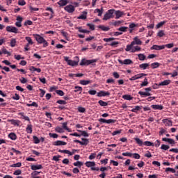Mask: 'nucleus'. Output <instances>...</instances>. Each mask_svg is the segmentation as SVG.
Masks as SVG:
<instances>
[{
  "mask_svg": "<svg viewBox=\"0 0 178 178\" xmlns=\"http://www.w3.org/2000/svg\"><path fill=\"white\" fill-rule=\"evenodd\" d=\"M33 37L35 40H36L37 42L39 44H43V48H47V47H48L49 43L43 37L38 34L33 35Z\"/></svg>",
  "mask_w": 178,
  "mask_h": 178,
  "instance_id": "1",
  "label": "nucleus"
},
{
  "mask_svg": "<svg viewBox=\"0 0 178 178\" xmlns=\"http://www.w3.org/2000/svg\"><path fill=\"white\" fill-rule=\"evenodd\" d=\"M115 9L108 10L104 16L103 20H109V19H113L115 16Z\"/></svg>",
  "mask_w": 178,
  "mask_h": 178,
  "instance_id": "2",
  "label": "nucleus"
},
{
  "mask_svg": "<svg viewBox=\"0 0 178 178\" xmlns=\"http://www.w3.org/2000/svg\"><path fill=\"white\" fill-rule=\"evenodd\" d=\"M97 63V59L87 60L83 58L80 63V66H89V65H92V63Z\"/></svg>",
  "mask_w": 178,
  "mask_h": 178,
  "instance_id": "3",
  "label": "nucleus"
},
{
  "mask_svg": "<svg viewBox=\"0 0 178 178\" xmlns=\"http://www.w3.org/2000/svg\"><path fill=\"white\" fill-rule=\"evenodd\" d=\"M65 60L69 66H77L79 65V56L75 57V60H69V57H65Z\"/></svg>",
  "mask_w": 178,
  "mask_h": 178,
  "instance_id": "4",
  "label": "nucleus"
},
{
  "mask_svg": "<svg viewBox=\"0 0 178 178\" xmlns=\"http://www.w3.org/2000/svg\"><path fill=\"white\" fill-rule=\"evenodd\" d=\"M6 31L8 33H15V34H17V33H19V29L15 26H6Z\"/></svg>",
  "mask_w": 178,
  "mask_h": 178,
  "instance_id": "5",
  "label": "nucleus"
},
{
  "mask_svg": "<svg viewBox=\"0 0 178 178\" xmlns=\"http://www.w3.org/2000/svg\"><path fill=\"white\" fill-rule=\"evenodd\" d=\"M111 95V92H106L104 90H100L99 92H97V97H109Z\"/></svg>",
  "mask_w": 178,
  "mask_h": 178,
  "instance_id": "6",
  "label": "nucleus"
},
{
  "mask_svg": "<svg viewBox=\"0 0 178 178\" xmlns=\"http://www.w3.org/2000/svg\"><path fill=\"white\" fill-rule=\"evenodd\" d=\"M99 122H100V123H106L107 124H111L112 123H115L116 122V120H112V119L105 120L104 118H100L99 120Z\"/></svg>",
  "mask_w": 178,
  "mask_h": 178,
  "instance_id": "7",
  "label": "nucleus"
},
{
  "mask_svg": "<svg viewBox=\"0 0 178 178\" xmlns=\"http://www.w3.org/2000/svg\"><path fill=\"white\" fill-rule=\"evenodd\" d=\"M74 6L73 5H68L65 7V10L68 12V13H73L74 12Z\"/></svg>",
  "mask_w": 178,
  "mask_h": 178,
  "instance_id": "8",
  "label": "nucleus"
},
{
  "mask_svg": "<svg viewBox=\"0 0 178 178\" xmlns=\"http://www.w3.org/2000/svg\"><path fill=\"white\" fill-rule=\"evenodd\" d=\"M118 62L120 65H131L133 63V60L131 59H125L124 60H118Z\"/></svg>",
  "mask_w": 178,
  "mask_h": 178,
  "instance_id": "9",
  "label": "nucleus"
},
{
  "mask_svg": "<svg viewBox=\"0 0 178 178\" xmlns=\"http://www.w3.org/2000/svg\"><path fill=\"white\" fill-rule=\"evenodd\" d=\"M150 49L153 50L154 49L155 51H161L162 49H165V45H156V44H154Z\"/></svg>",
  "mask_w": 178,
  "mask_h": 178,
  "instance_id": "10",
  "label": "nucleus"
},
{
  "mask_svg": "<svg viewBox=\"0 0 178 178\" xmlns=\"http://www.w3.org/2000/svg\"><path fill=\"white\" fill-rule=\"evenodd\" d=\"M16 20L17 22H15V26L17 27H22V22H23V17L20 16H17Z\"/></svg>",
  "mask_w": 178,
  "mask_h": 178,
  "instance_id": "11",
  "label": "nucleus"
},
{
  "mask_svg": "<svg viewBox=\"0 0 178 178\" xmlns=\"http://www.w3.org/2000/svg\"><path fill=\"white\" fill-rule=\"evenodd\" d=\"M162 122L165 124V126H170V127L173 126V121L169 119H163Z\"/></svg>",
  "mask_w": 178,
  "mask_h": 178,
  "instance_id": "12",
  "label": "nucleus"
},
{
  "mask_svg": "<svg viewBox=\"0 0 178 178\" xmlns=\"http://www.w3.org/2000/svg\"><path fill=\"white\" fill-rule=\"evenodd\" d=\"M67 144V143L61 140H56L53 143V145H55L56 147H59L60 145H66Z\"/></svg>",
  "mask_w": 178,
  "mask_h": 178,
  "instance_id": "13",
  "label": "nucleus"
},
{
  "mask_svg": "<svg viewBox=\"0 0 178 178\" xmlns=\"http://www.w3.org/2000/svg\"><path fill=\"white\" fill-rule=\"evenodd\" d=\"M131 42H134V45H141L143 44V42L137 36L134 38Z\"/></svg>",
  "mask_w": 178,
  "mask_h": 178,
  "instance_id": "14",
  "label": "nucleus"
},
{
  "mask_svg": "<svg viewBox=\"0 0 178 178\" xmlns=\"http://www.w3.org/2000/svg\"><path fill=\"white\" fill-rule=\"evenodd\" d=\"M134 42H131L130 44L127 45L125 51H126V52H130V51L131 52V51L134 49Z\"/></svg>",
  "mask_w": 178,
  "mask_h": 178,
  "instance_id": "15",
  "label": "nucleus"
},
{
  "mask_svg": "<svg viewBox=\"0 0 178 178\" xmlns=\"http://www.w3.org/2000/svg\"><path fill=\"white\" fill-rule=\"evenodd\" d=\"M151 108L154 110L162 111V109H163V106L159 104H153L151 106Z\"/></svg>",
  "mask_w": 178,
  "mask_h": 178,
  "instance_id": "16",
  "label": "nucleus"
},
{
  "mask_svg": "<svg viewBox=\"0 0 178 178\" xmlns=\"http://www.w3.org/2000/svg\"><path fill=\"white\" fill-rule=\"evenodd\" d=\"M31 170H40V169H42V165H31Z\"/></svg>",
  "mask_w": 178,
  "mask_h": 178,
  "instance_id": "17",
  "label": "nucleus"
},
{
  "mask_svg": "<svg viewBox=\"0 0 178 178\" xmlns=\"http://www.w3.org/2000/svg\"><path fill=\"white\" fill-rule=\"evenodd\" d=\"M138 94L142 98H144L145 97H151V93H149V92L139 91Z\"/></svg>",
  "mask_w": 178,
  "mask_h": 178,
  "instance_id": "18",
  "label": "nucleus"
},
{
  "mask_svg": "<svg viewBox=\"0 0 178 178\" xmlns=\"http://www.w3.org/2000/svg\"><path fill=\"white\" fill-rule=\"evenodd\" d=\"M115 15V19H120V17H122L124 15V13L120 11V10H116L114 12Z\"/></svg>",
  "mask_w": 178,
  "mask_h": 178,
  "instance_id": "19",
  "label": "nucleus"
},
{
  "mask_svg": "<svg viewBox=\"0 0 178 178\" xmlns=\"http://www.w3.org/2000/svg\"><path fill=\"white\" fill-rule=\"evenodd\" d=\"M162 141H165L169 144L175 145L176 143L175 142V140L172 138H163Z\"/></svg>",
  "mask_w": 178,
  "mask_h": 178,
  "instance_id": "20",
  "label": "nucleus"
},
{
  "mask_svg": "<svg viewBox=\"0 0 178 178\" xmlns=\"http://www.w3.org/2000/svg\"><path fill=\"white\" fill-rule=\"evenodd\" d=\"M85 165L87 168H92L95 166V161H86L85 163Z\"/></svg>",
  "mask_w": 178,
  "mask_h": 178,
  "instance_id": "21",
  "label": "nucleus"
},
{
  "mask_svg": "<svg viewBox=\"0 0 178 178\" xmlns=\"http://www.w3.org/2000/svg\"><path fill=\"white\" fill-rule=\"evenodd\" d=\"M11 124H13L14 126H20V120H10Z\"/></svg>",
  "mask_w": 178,
  "mask_h": 178,
  "instance_id": "22",
  "label": "nucleus"
},
{
  "mask_svg": "<svg viewBox=\"0 0 178 178\" xmlns=\"http://www.w3.org/2000/svg\"><path fill=\"white\" fill-rule=\"evenodd\" d=\"M98 29H100V30H102V31H109V30H111V28H109V26H105L104 25L98 26Z\"/></svg>",
  "mask_w": 178,
  "mask_h": 178,
  "instance_id": "23",
  "label": "nucleus"
},
{
  "mask_svg": "<svg viewBox=\"0 0 178 178\" xmlns=\"http://www.w3.org/2000/svg\"><path fill=\"white\" fill-rule=\"evenodd\" d=\"M134 140L136 141V144H138V145H139L140 147L144 145V142H143L141 139L138 138H134Z\"/></svg>",
  "mask_w": 178,
  "mask_h": 178,
  "instance_id": "24",
  "label": "nucleus"
},
{
  "mask_svg": "<svg viewBox=\"0 0 178 178\" xmlns=\"http://www.w3.org/2000/svg\"><path fill=\"white\" fill-rule=\"evenodd\" d=\"M29 70L31 72H37V73H41V69L40 68H36L34 66H31L29 67Z\"/></svg>",
  "mask_w": 178,
  "mask_h": 178,
  "instance_id": "25",
  "label": "nucleus"
},
{
  "mask_svg": "<svg viewBox=\"0 0 178 178\" xmlns=\"http://www.w3.org/2000/svg\"><path fill=\"white\" fill-rule=\"evenodd\" d=\"M8 138H10V140H13V141L17 140V136H16V134L15 133H10L8 134Z\"/></svg>",
  "mask_w": 178,
  "mask_h": 178,
  "instance_id": "26",
  "label": "nucleus"
},
{
  "mask_svg": "<svg viewBox=\"0 0 178 178\" xmlns=\"http://www.w3.org/2000/svg\"><path fill=\"white\" fill-rule=\"evenodd\" d=\"M95 13H98L97 16H102V13H104V8H102L101 10L99 8H96L95 10Z\"/></svg>",
  "mask_w": 178,
  "mask_h": 178,
  "instance_id": "27",
  "label": "nucleus"
},
{
  "mask_svg": "<svg viewBox=\"0 0 178 178\" xmlns=\"http://www.w3.org/2000/svg\"><path fill=\"white\" fill-rule=\"evenodd\" d=\"M171 81L170 80H165L161 83H159V86H169L170 84Z\"/></svg>",
  "mask_w": 178,
  "mask_h": 178,
  "instance_id": "28",
  "label": "nucleus"
},
{
  "mask_svg": "<svg viewBox=\"0 0 178 178\" xmlns=\"http://www.w3.org/2000/svg\"><path fill=\"white\" fill-rule=\"evenodd\" d=\"M58 5L60 6H66V5H67V0H60L58 2Z\"/></svg>",
  "mask_w": 178,
  "mask_h": 178,
  "instance_id": "29",
  "label": "nucleus"
},
{
  "mask_svg": "<svg viewBox=\"0 0 178 178\" xmlns=\"http://www.w3.org/2000/svg\"><path fill=\"white\" fill-rule=\"evenodd\" d=\"M81 140L82 142L81 141V145H88V143H90V140L87 138H82Z\"/></svg>",
  "mask_w": 178,
  "mask_h": 178,
  "instance_id": "30",
  "label": "nucleus"
},
{
  "mask_svg": "<svg viewBox=\"0 0 178 178\" xmlns=\"http://www.w3.org/2000/svg\"><path fill=\"white\" fill-rule=\"evenodd\" d=\"M152 69H158L161 66V64L158 62L153 63L150 65Z\"/></svg>",
  "mask_w": 178,
  "mask_h": 178,
  "instance_id": "31",
  "label": "nucleus"
},
{
  "mask_svg": "<svg viewBox=\"0 0 178 178\" xmlns=\"http://www.w3.org/2000/svg\"><path fill=\"white\" fill-rule=\"evenodd\" d=\"M142 109L143 106H135V108H132L131 111L134 112V113H137V111H141Z\"/></svg>",
  "mask_w": 178,
  "mask_h": 178,
  "instance_id": "32",
  "label": "nucleus"
},
{
  "mask_svg": "<svg viewBox=\"0 0 178 178\" xmlns=\"http://www.w3.org/2000/svg\"><path fill=\"white\" fill-rule=\"evenodd\" d=\"M74 166H76L77 168H79V169L83 166V165H84V163L81 162V161H76L74 162L73 163Z\"/></svg>",
  "mask_w": 178,
  "mask_h": 178,
  "instance_id": "33",
  "label": "nucleus"
},
{
  "mask_svg": "<svg viewBox=\"0 0 178 178\" xmlns=\"http://www.w3.org/2000/svg\"><path fill=\"white\" fill-rule=\"evenodd\" d=\"M122 98L126 101H131V99H133V97H131L130 95H122Z\"/></svg>",
  "mask_w": 178,
  "mask_h": 178,
  "instance_id": "34",
  "label": "nucleus"
},
{
  "mask_svg": "<svg viewBox=\"0 0 178 178\" xmlns=\"http://www.w3.org/2000/svg\"><path fill=\"white\" fill-rule=\"evenodd\" d=\"M26 132L29 134H31L33 133V125L32 124H28L26 127Z\"/></svg>",
  "mask_w": 178,
  "mask_h": 178,
  "instance_id": "35",
  "label": "nucleus"
},
{
  "mask_svg": "<svg viewBox=\"0 0 178 178\" xmlns=\"http://www.w3.org/2000/svg\"><path fill=\"white\" fill-rule=\"evenodd\" d=\"M58 152H61L62 154H68V155H70V156L73 155V153H72V152H70L67 149H63V150L59 149Z\"/></svg>",
  "mask_w": 178,
  "mask_h": 178,
  "instance_id": "36",
  "label": "nucleus"
},
{
  "mask_svg": "<svg viewBox=\"0 0 178 178\" xmlns=\"http://www.w3.org/2000/svg\"><path fill=\"white\" fill-rule=\"evenodd\" d=\"M149 66V64L148 63H143L139 65L140 69H143V70H145L147 67Z\"/></svg>",
  "mask_w": 178,
  "mask_h": 178,
  "instance_id": "37",
  "label": "nucleus"
},
{
  "mask_svg": "<svg viewBox=\"0 0 178 178\" xmlns=\"http://www.w3.org/2000/svg\"><path fill=\"white\" fill-rule=\"evenodd\" d=\"M143 145H145L146 147H154V144L152 142L145 141L143 142Z\"/></svg>",
  "mask_w": 178,
  "mask_h": 178,
  "instance_id": "38",
  "label": "nucleus"
},
{
  "mask_svg": "<svg viewBox=\"0 0 178 178\" xmlns=\"http://www.w3.org/2000/svg\"><path fill=\"white\" fill-rule=\"evenodd\" d=\"M138 51H141V47H140V46H134V49H132L131 52H138Z\"/></svg>",
  "mask_w": 178,
  "mask_h": 178,
  "instance_id": "39",
  "label": "nucleus"
},
{
  "mask_svg": "<svg viewBox=\"0 0 178 178\" xmlns=\"http://www.w3.org/2000/svg\"><path fill=\"white\" fill-rule=\"evenodd\" d=\"M148 86V79L145 78L143 82L140 84V87H147Z\"/></svg>",
  "mask_w": 178,
  "mask_h": 178,
  "instance_id": "40",
  "label": "nucleus"
},
{
  "mask_svg": "<svg viewBox=\"0 0 178 178\" xmlns=\"http://www.w3.org/2000/svg\"><path fill=\"white\" fill-rule=\"evenodd\" d=\"M25 40L28 42L27 44H29V45H33V44H34V42H33V40L29 36H26L25 38Z\"/></svg>",
  "mask_w": 178,
  "mask_h": 178,
  "instance_id": "41",
  "label": "nucleus"
},
{
  "mask_svg": "<svg viewBox=\"0 0 178 178\" xmlns=\"http://www.w3.org/2000/svg\"><path fill=\"white\" fill-rule=\"evenodd\" d=\"M98 104L100 106H108V102H104L103 100H99Z\"/></svg>",
  "mask_w": 178,
  "mask_h": 178,
  "instance_id": "42",
  "label": "nucleus"
},
{
  "mask_svg": "<svg viewBox=\"0 0 178 178\" xmlns=\"http://www.w3.org/2000/svg\"><path fill=\"white\" fill-rule=\"evenodd\" d=\"M91 83V81H86V80H81L80 81V84L82 86H87Z\"/></svg>",
  "mask_w": 178,
  "mask_h": 178,
  "instance_id": "43",
  "label": "nucleus"
},
{
  "mask_svg": "<svg viewBox=\"0 0 178 178\" xmlns=\"http://www.w3.org/2000/svg\"><path fill=\"white\" fill-rule=\"evenodd\" d=\"M78 131H79V133H81V136H83V137H88L90 136V134H88V133H87L86 131L78 130Z\"/></svg>",
  "mask_w": 178,
  "mask_h": 178,
  "instance_id": "44",
  "label": "nucleus"
},
{
  "mask_svg": "<svg viewBox=\"0 0 178 178\" xmlns=\"http://www.w3.org/2000/svg\"><path fill=\"white\" fill-rule=\"evenodd\" d=\"M138 59L139 60H145V55H144L143 54H139L138 55Z\"/></svg>",
  "mask_w": 178,
  "mask_h": 178,
  "instance_id": "45",
  "label": "nucleus"
},
{
  "mask_svg": "<svg viewBox=\"0 0 178 178\" xmlns=\"http://www.w3.org/2000/svg\"><path fill=\"white\" fill-rule=\"evenodd\" d=\"M34 144H40V139L36 136H33Z\"/></svg>",
  "mask_w": 178,
  "mask_h": 178,
  "instance_id": "46",
  "label": "nucleus"
},
{
  "mask_svg": "<svg viewBox=\"0 0 178 178\" xmlns=\"http://www.w3.org/2000/svg\"><path fill=\"white\" fill-rule=\"evenodd\" d=\"M10 47H12V48L16 47V39H15V38L11 39Z\"/></svg>",
  "mask_w": 178,
  "mask_h": 178,
  "instance_id": "47",
  "label": "nucleus"
},
{
  "mask_svg": "<svg viewBox=\"0 0 178 178\" xmlns=\"http://www.w3.org/2000/svg\"><path fill=\"white\" fill-rule=\"evenodd\" d=\"M29 10H31V13H33V12H38V10H40V8H34L31 6H29Z\"/></svg>",
  "mask_w": 178,
  "mask_h": 178,
  "instance_id": "48",
  "label": "nucleus"
},
{
  "mask_svg": "<svg viewBox=\"0 0 178 178\" xmlns=\"http://www.w3.org/2000/svg\"><path fill=\"white\" fill-rule=\"evenodd\" d=\"M129 29H131L132 30H134V29H136V27H138V24H134V23H131L129 24Z\"/></svg>",
  "mask_w": 178,
  "mask_h": 178,
  "instance_id": "49",
  "label": "nucleus"
},
{
  "mask_svg": "<svg viewBox=\"0 0 178 178\" xmlns=\"http://www.w3.org/2000/svg\"><path fill=\"white\" fill-rule=\"evenodd\" d=\"M26 106H35V108H38V104L37 102H32V104H26Z\"/></svg>",
  "mask_w": 178,
  "mask_h": 178,
  "instance_id": "50",
  "label": "nucleus"
},
{
  "mask_svg": "<svg viewBox=\"0 0 178 178\" xmlns=\"http://www.w3.org/2000/svg\"><path fill=\"white\" fill-rule=\"evenodd\" d=\"M56 92L58 94V95H60V97H63L65 95V92L61 90H57Z\"/></svg>",
  "mask_w": 178,
  "mask_h": 178,
  "instance_id": "51",
  "label": "nucleus"
},
{
  "mask_svg": "<svg viewBox=\"0 0 178 178\" xmlns=\"http://www.w3.org/2000/svg\"><path fill=\"white\" fill-rule=\"evenodd\" d=\"M12 98L15 101H19L20 99V96L19 95V94L15 93V95L12 97Z\"/></svg>",
  "mask_w": 178,
  "mask_h": 178,
  "instance_id": "52",
  "label": "nucleus"
},
{
  "mask_svg": "<svg viewBox=\"0 0 178 178\" xmlns=\"http://www.w3.org/2000/svg\"><path fill=\"white\" fill-rule=\"evenodd\" d=\"M161 149H163L164 151H168V149H169V148H170V147L168 145H161Z\"/></svg>",
  "mask_w": 178,
  "mask_h": 178,
  "instance_id": "53",
  "label": "nucleus"
},
{
  "mask_svg": "<svg viewBox=\"0 0 178 178\" xmlns=\"http://www.w3.org/2000/svg\"><path fill=\"white\" fill-rule=\"evenodd\" d=\"M163 24H166V21H163V22H159L156 25V29H161V27H162V26H163Z\"/></svg>",
  "mask_w": 178,
  "mask_h": 178,
  "instance_id": "54",
  "label": "nucleus"
},
{
  "mask_svg": "<svg viewBox=\"0 0 178 178\" xmlns=\"http://www.w3.org/2000/svg\"><path fill=\"white\" fill-rule=\"evenodd\" d=\"M127 26H121L118 29V31H122L123 33H126L127 31Z\"/></svg>",
  "mask_w": 178,
  "mask_h": 178,
  "instance_id": "55",
  "label": "nucleus"
},
{
  "mask_svg": "<svg viewBox=\"0 0 178 178\" xmlns=\"http://www.w3.org/2000/svg\"><path fill=\"white\" fill-rule=\"evenodd\" d=\"M163 35H165V31L163 30L159 31L157 33L158 37L161 38V37H163Z\"/></svg>",
  "mask_w": 178,
  "mask_h": 178,
  "instance_id": "56",
  "label": "nucleus"
},
{
  "mask_svg": "<svg viewBox=\"0 0 178 178\" xmlns=\"http://www.w3.org/2000/svg\"><path fill=\"white\" fill-rule=\"evenodd\" d=\"M10 166L11 168H20L22 166V163L18 162L17 163L11 165Z\"/></svg>",
  "mask_w": 178,
  "mask_h": 178,
  "instance_id": "57",
  "label": "nucleus"
},
{
  "mask_svg": "<svg viewBox=\"0 0 178 178\" xmlns=\"http://www.w3.org/2000/svg\"><path fill=\"white\" fill-rule=\"evenodd\" d=\"M63 129L67 130V131H70V129L67 127V122L63 123Z\"/></svg>",
  "mask_w": 178,
  "mask_h": 178,
  "instance_id": "58",
  "label": "nucleus"
},
{
  "mask_svg": "<svg viewBox=\"0 0 178 178\" xmlns=\"http://www.w3.org/2000/svg\"><path fill=\"white\" fill-rule=\"evenodd\" d=\"M49 136L51 138H58V137H59V136L57 134H52V133H49Z\"/></svg>",
  "mask_w": 178,
  "mask_h": 178,
  "instance_id": "59",
  "label": "nucleus"
},
{
  "mask_svg": "<svg viewBox=\"0 0 178 178\" xmlns=\"http://www.w3.org/2000/svg\"><path fill=\"white\" fill-rule=\"evenodd\" d=\"M78 111L80 112V113H84L86 112V108L79 106L78 107Z\"/></svg>",
  "mask_w": 178,
  "mask_h": 178,
  "instance_id": "60",
  "label": "nucleus"
},
{
  "mask_svg": "<svg viewBox=\"0 0 178 178\" xmlns=\"http://www.w3.org/2000/svg\"><path fill=\"white\" fill-rule=\"evenodd\" d=\"M55 130H56V133H63V131H64L63 129L60 127H56Z\"/></svg>",
  "mask_w": 178,
  "mask_h": 178,
  "instance_id": "61",
  "label": "nucleus"
},
{
  "mask_svg": "<svg viewBox=\"0 0 178 178\" xmlns=\"http://www.w3.org/2000/svg\"><path fill=\"white\" fill-rule=\"evenodd\" d=\"M132 156L134 158V159H140V158H141V156H140V154L138 153L132 154Z\"/></svg>",
  "mask_w": 178,
  "mask_h": 178,
  "instance_id": "62",
  "label": "nucleus"
},
{
  "mask_svg": "<svg viewBox=\"0 0 178 178\" xmlns=\"http://www.w3.org/2000/svg\"><path fill=\"white\" fill-rule=\"evenodd\" d=\"M95 156H97V154L91 153L90 155L89 156V159L90 161H92V159H95Z\"/></svg>",
  "mask_w": 178,
  "mask_h": 178,
  "instance_id": "63",
  "label": "nucleus"
},
{
  "mask_svg": "<svg viewBox=\"0 0 178 178\" xmlns=\"http://www.w3.org/2000/svg\"><path fill=\"white\" fill-rule=\"evenodd\" d=\"M88 92L90 94V95H95V94H98L95 90H90Z\"/></svg>",
  "mask_w": 178,
  "mask_h": 178,
  "instance_id": "64",
  "label": "nucleus"
}]
</instances>
